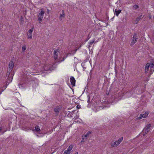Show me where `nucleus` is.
Here are the masks:
<instances>
[{
    "label": "nucleus",
    "instance_id": "25",
    "mask_svg": "<svg viewBox=\"0 0 154 154\" xmlns=\"http://www.w3.org/2000/svg\"><path fill=\"white\" fill-rule=\"evenodd\" d=\"M46 66V65H45V67L44 70L45 71L48 70L49 68H46L45 67Z\"/></svg>",
    "mask_w": 154,
    "mask_h": 154
},
{
    "label": "nucleus",
    "instance_id": "20",
    "mask_svg": "<svg viewBox=\"0 0 154 154\" xmlns=\"http://www.w3.org/2000/svg\"><path fill=\"white\" fill-rule=\"evenodd\" d=\"M70 152L68 151L67 149L65 150L63 154H69L70 153Z\"/></svg>",
    "mask_w": 154,
    "mask_h": 154
},
{
    "label": "nucleus",
    "instance_id": "8",
    "mask_svg": "<svg viewBox=\"0 0 154 154\" xmlns=\"http://www.w3.org/2000/svg\"><path fill=\"white\" fill-rule=\"evenodd\" d=\"M149 114L148 112H146L144 114H141L140 115V116L138 118L139 119H141L143 118H145Z\"/></svg>",
    "mask_w": 154,
    "mask_h": 154
},
{
    "label": "nucleus",
    "instance_id": "4",
    "mask_svg": "<svg viewBox=\"0 0 154 154\" xmlns=\"http://www.w3.org/2000/svg\"><path fill=\"white\" fill-rule=\"evenodd\" d=\"M45 13V12L44 11L43 9H41V11L39 13L38 16V20L39 22L42 21Z\"/></svg>",
    "mask_w": 154,
    "mask_h": 154
},
{
    "label": "nucleus",
    "instance_id": "5",
    "mask_svg": "<svg viewBox=\"0 0 154 154\" xmlns=\"http://www.w3.org/2000/svg\"><path fill=\"white\" fill-rule=\"evenodd\" d=\"M14 66V63L13 62L11 61L9 62V67L8 69V71L7 72V74H8L9 75L10 72L12 71L13 68Z\"/></svg>",
    "mask_w": 154,
    "mask_h": 154
},
{
    "label": "nucleus",
    "instance_id": "24",
    "mask_svg": "<svg viewBox=\"0 0 154 154\" xmlns=\"http://www.w3.org/2000/svg\"><path fill=\"white\" fill-rule=\"evenodd\" d=\"M134 8L135 9H137V8H139V6H138V5H134Z\"/></svg>",
    "mask_w": 154,
    "mask_h": 154
},
{
    "label": "nucleus",
    "instance_id": "1",
    "mask_svg": "<svg viewBox=\"0 0 154 154\" xmlns=\"http://www.w3.org/2000/svg\"><path fill=\"white\" fill-rule=\"evenodd\" d=\"M61 52L59 49H56L54 51V57L57 61L61 62L64 60L67 57V54H66L65 56L63 57Z\"/></svg>",
    "mask_w": 154,
    "mask_h": 154
},
{
    "label": "nucleus",
    "instance_id": "19",
    "mask_svg": "<svg viewBox=\"0 0 154 154\" xmlns=\"http://www.w3.org/2000/svg\"><path fill=\"white\" fill-rule=\"evenodd\" d=\"M60 110V109L58 107L54 109V111L56 112H59Z\"/></svg>",
    "mask_w": 154,
    "mask_h": 154
},
{
    "label": "nucleus",
    "instance_id": "29",
    "mask_svg": "<svg viewBox=\"0 0 154 154\" xmlns=\"http://www.w3.org/2000/svg\"><path fill=\"white\" fill-rule=\"evenodd\" d=\"M33 82V81H32V82Z\"/></svg>",
    "mask_w": 154,
    "mask_h": 154
},
{
    "label": "nucleus",
    "instance_id": "13",
    "mask_svg": "<svg viewBox=\"0 0 154 154\" xmlns=\"http://www.w3.org/2000/svg\"><path fill=\"white\" fill-rule=\"evenodd\" d=\"M121 10H117L116 9L115 10V14L116 16H118L119 14L121 12Z\"/></svg>",
    "mask_w": 154,
    "mask_h": 154
},
{
    "label": "nucleus",
    "instance_id": "17",
    "mask_svg": "<svg viewBox=\"0 0 154 154\" xmlns=\"http://www.w3.org/2000/svg\"><path fill=\"white\" fill-rule=\"evenodd\" d=\"M91 33H90L88 35L87 37V39H86V41L88 40L91 37Z\"/></svg>",
    "mask_w": 154,
    "mask_h": 154
},
{
    "label": "nucleus",
    "instance_id": "23",
    "mask_svg": "<svg viewBox=\"0 0 154 154\" xmlns=\"http://www.w3.org/2000/svg\"><path fill=\"white\" fill-rule=\"evenodd\" d=\"M12 78L11 77H9L8 78V81H9V82H11L12 81Z\"/></svg>",
    "mask_w": 154,
    "mask_h": 154
},
{
    "label": "nucleus",
    "instance_id": "15",
    "mask_svg": "<svg viewBox=\"0 0 154 154\" xmlns=\"http://www.w3.org/2000/svg\"><path fill=\"white\" fill-rule=\"evenodd\" d=\"M26 49V46L25 45H23L22 48V51L23 52H24L25 50Z\"/></svg>",
    "mask_w": 154,
    "mask_h": 154
},
{
    "label": "nucleus",
    "instance_id": "9",
    "mask_svg": "<svg viewBox=\"0 0 154 154\" xmlns=\"http://www.w3.org/2000/svg\"><path fill=\"white\" fill-rule=\"evenodd\" d=\"M33 32V29H29L27 32V38L28 39H31L32 38V33Z\"/></svg>",
    "mask_w": 154,
    "mask_h": 154
},
{
    "label": "nucleus",
    "instance_id": "16",
    "mask_svg": "<svg viewBox=\"0 0 154 154\" xmlns=\"http://www.w3.org/2000/svg\"><path fill=\"white\" fill-rule=\"evenodd\" d=\"M35 130L37 132L39 131L40 130L39 127L38 126H36L35 127Z\"/></svg>",
    "mask_w": 154,
    "mask_h": 154
},
{
    "label": "nucleus",
    "instance_id": "2",
    "mask_svg": "<svg viewBox=\"0 0 154 154\" xmlns=\"http://www.w3.org/2000/svg\"><path fill=\"white\" fill-rule=\"evenodd\" d=\"M154 67V64L152 63H148L146 64L145 68V71L146 72H147L149 69L150 68V75L152 74L154 71V70H152V68Z\"/></svg>",
    "mask_w": 154,
    "mask_h": 154
},
{
    "label": "nucleus",
    "instance_id": "22",
    "mask_svg": "<svg viewBox=\"0 0 154 154\" xmlns=\"http://www.w3.org/2000/svg\"><path fill=\"white\" fill-rule=\"evenodd\" d=\"M2 128H0V135L4 133V132L2 131Z\"/></svg>",
    "mask_w": 154,
    "mask_h": 154
},
{
    "label": "nucleus",
    "instance_id": "3",
    "mask_svg": "<svg viewBox=\"0 0 154 154\" xmlns=\"http://www.w3.org/2000/svg\"><path fill=\"white\" fill-rule=\"evenodd\" d=\"M138 38V37L137 35L136 34H134L133 35L132 39L130 44V45L132 46L137 42V39Z\"/></svg>",
    "mask_w": 154,
    "mask_h": 154
},
{
    "label": "nucleus",
    "instance_id": "18",
    "mask_svg": "<svg viewBox=\"0 0 154 154\" xmlns=\"http://www.w3.org/2000/svg\"><path fill=\"white\" fill-rule=\"evenodd\" d=\"M72 147H73V146H72V145H71L67 149V150H68V151L70 152L71 151L72 149Z\"/></svg>",
    "mask_w": 154,
    "mask_h": 154
},
{
    "label": "nucleus",
    "instance_id": "21",
    "mask_svg": "<svg viewBox=\"0 0 154 154\" xmlns=\"http://www.w3.org/2000/svg\"><path fill=\"white\" fill-rule=\"evenodd\" d=\"M91 133V132L90 131L88 132L84 136L85 137H87Z\"/></svg>",
    "mask_w": 154,
    "mask_h": 154
},
{
    "label": "nucleus",
    "instance_id": "11",
    "mask_svg": "<svg viewBox=\"0 0 154 154\" xmlns=\"http://www.w3.org/2000/svg\"><path fill=\"white\" fill-rule=\"evenodd\" d=\"M65 17V14L63 10L62 11V13L60 14V16L59 17L60 19L61 20L63 19Z\"/></svg>",
    "mask_w": 154,
    "mask_h": 154
},
{
    "label": "nucleus",
    "instance_id": "28",
    "mask_svg": "<svg viewBox=\"0 0 154 154\" xmlns=\"http://www.w3.org/2000/svg\"><path fill=\"white\" fill-rule=\"evenodd\" d=\"M47 11H49V10H48V9H47Z\"/></svg>",
    "mask_w": 154,
    "mask_h": 154
},
{
    "label": "nucleus",
    "instance_id": "7",
    "mask_svg": "<svg viewBox=\"0 0 154 154\" xmlns=\"http://www.w3.org/2000/svg\"><path fill=\"white\" fill-rule=\"evenodd\" d=\"M151 126L150 124H148L146 126L145 128L144 129L143 131L145 134H147L150 130V128Z\"/></svg>",
    "mask_w": 154,
    "mask_h": 154
},
{
    "label": "nucleus",
    "instance_id": "10",
    "mask_svg": "<svg viewBox=\"0 0 154 154\" xmlns=\"http://www.w3.org/2000/svg\"><path fill=\"white\" fill-rule=\"evenodd\" d=\"M70 82L72 86H75V80L73 77H71L70 78Z\"/></svg>",
    "mask_w": 154,
    "mask_h": 154
},
{
    "label": "nucleus",
    "instance_id": "27",
    "mask_svg": "<svg viewBox=\"0 0 154 154\" xmlns=\"http://www.w3.org/2000/svg\"><path fill=\"white\" fill-rule=\"evenodd\" d=\"M23 19V17H21V18H20L21 20L22 21Z\"/></svg>",
    "mask_w": 154,
    "mask_h": 154
},
{
    "label": "nucleus",
    "instance_id": "12",
    "mask_svg": "<svg viewBox=\"0 0 154 154\" xmlns=\"http://www.w3.org/2000/svg\"><path fill=\"white\" fill-rule=\"evenodd\" d=\"M142 15H141L138 17L135 20V23H137L138 21L140 20L141 18L142 17Z\"/></svg>",
    "mask_w": 154,
    "mask_h": 154
},
{
    "label": "nucleus",
    "instance_id": "6",
    "mask_svg": "<svg viewBox=\"0 0 154 154\" xmlns=\"http://www.w3.org/2000/svg\"><path fill=\"white\" fill-rule=\"evenodd\" d=\"M123 139V137H121L118 140V141H116L113 143L112 145V146L113 147L117 146L121 143Z\"/></svg>",
    "mask_w": 154,
    "mask_h": 154
},
{
    "label": "nucleus",
    "instance_id": "26",
    "mask_svg": "<svg viewBox=\"0 0 154 154\" xmlns=\"http://www.w3.org/2000/svg\"><path fill=\"white\" fill-rule=\"evenodd\" d=\"M22 86L21 84H20L19 85V87L20 88V87H22Z\"/></svg>",
    "mask_w": 154,
    "mask_h": 154
},
{
    "label": "nucleus",
    "instance_id": "14",
    "mask_svg": "<svg viewBox=\"0 0 154 154\" xmlns=\"http://www.w3.org/2000/svg\"><path fill=\"white\" fill-rule=\"evenodd\" d=\"M94 41L95 40L94 39H93L91 41L89 42V44H90L88 45L89 48L91 47V45L94 42Z\"/></svg>",
    "mask_w": 154,
    "mask_h": 154
}]
</instances>
